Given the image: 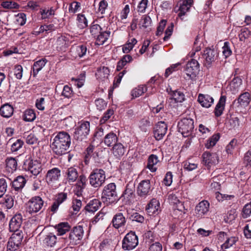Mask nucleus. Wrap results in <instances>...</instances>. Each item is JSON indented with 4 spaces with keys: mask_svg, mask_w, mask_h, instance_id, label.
I'll use <instances>...</instances> for the list:
<instances>
[{
    "mask_svg": "<svg viewBox=\"0 0 251 251\" xmlns=\"http://www.w3.org/2000/svg\"><path fill=\"white\" fill-rule=\"evenodd\" d=\"M220 137L219 133L214 134L207 140V143L205 144V147L207 149H210L214 146L217 142L218 141Z\"/></svg>",
    "mask_w": 251,
    "mask_h": 251,
    "instance_id": "obj_50",
    "label": "nucleus"
},
{
    "mask_svg": "<svg viewBox=\"0 0 251 251\" xmlns=\"http://www.w3.org/2000/svg\"><path fill=\"white\" fill-rule=\"evenodd\" d=\"M87 51V47L84 45H80L72 49V55L74 57L81 58L85 55Z\"/></svg>",
    "mask_w": 251,
    "mask_h": 251,
    "instance_id": "obj_29",
    "label": "nucleus"
},
{
    "mask_svg": "<svg viewBox=\"0 0 251 251\" xmlns=\"http://www.w3.org/2000/svg\"><path fill=\"white\" fill-rule=\"evenodd\" d=\"M237 241V238L235 237H230L226 239V242L222 245L223 249H227L232 247Z\"/></svg>",
    "mask_w": 251,
    "mask_h": 251,
    "instance_id": "obj_52",
    "label": "nucleus"
},
{
    "mask_svg": "<svg viewBox=\"0 0 251 251\" xmlns=\"http://www.w3.org/2000/svg\"><path fill=\"white\" fill-rule=\"evenodd\" d=\"M226 98L225 96L222 95L216 105L214 110L215 116L219 117L222 115L225 109Z\"/></svg>",
    "mask_w": 251,
    "mask_h": 251,
    "instance_id": "obj_28",
    "label": "nucleus"
},
{
    "mask_svg": "<svg viewBox=\"0 0 251 251\" xmlns=\"http://www.w3.org/2000/svg\"><path fill=\"white\" fill-rule=\"evenodd\" d=\"M60 176V170L55 167L48 171L46 175V180L49 185H52L59 180Z\"/></svg>",
    "mask_w": 251,
    "mask_h": 251,
    "instance_id": "obj_12",
    "label": "nucleus"
},
{
    "mask_svg": "<svg viewBox=\"0 0 251 251\" xmlns=\"http://www.w3.org/2000/svg\"><path fill=\"white\" fill-rule=\"evenodd\" d=\"M202 161L205 165L210 167L219 162V157L217 153L205 152L202 154Z\"/></svg>",
    "mask_w": 251,
    "mask_h": 251,
    "instance_id": "obj_17",
    "label": "nucleus"
},
{
    "mask_svg": "<svg viewBox=\"0 0 251 251\" xmlns=\"http://www.w3.org/2000/svg\"><path fill=\"white\" fill-rule=\"evenodd\" d=\"M218 56L217 50L210 48L206 49L203 54V57L204 59V64L206 66H209L214 62Z\"/></svg>",
    "mask_w": 251,
    "mask_h": 251,
    "instance_id": "obj_13",
    "label": "nucleus"
},
{
    "mask_svg": "<svg viewBox=\"0 0 251 251\" xmlns=\"http://www.w3.org/2000/svg\"><path fill=\"white\" fill-rule=\"evenodd\" d=\"M71 139L66 132L60 131L54 137L50 147L53 152L57 155H62L69 152Z\"/></svg>",
    "mask_w": 251,
    "mask_h": 251,
    "instance_id": "obj_1",
    "label": "nucleus"
},
{
    "mask_svg": "<svg viewBox=\"0 0 251 251\" xmlns=\"http://www.w3.org/2000/svg\"><path fill=\"white\" fill-rule=\"evenodd\" d=\"M170 95L176 102H182L185 100L184 94L179 91H171Z\"/></svg>",
    "mask_w": 251,
    "mask_h": 251,
    "instance_id": "obj_42",
    "label": "nucleus"
},
{
    "mask_svg": "<svg viewBox=\"0 0 251 251\" xmlns=\"http://www.w3.org/2000/svg\"><path fill=\"white\" fill-rule=\"evenodd\" d=\"M36 118L34 111L31 109H26L23 115V119L26 122H32Z\"/></svg>",
    "mask_w": 251,
    "mask_h": 251,
    "instance_id": "obj_46",
    "label": "nucleus"
},
{
    "mask_svg": "<svg viewBox=\"0 0 251 251\" xmlns=\"http://www.w3.org/2000/svg\"><path fill=\"white\" fill-rule=\"evenodd\" d=\"M126 151V148L121 143H115L111 149L112 154L118 159H120Z\"/></svg>",
    "mask_w": 251,
    "mask_h": 251,
    "instance_id": "obj_21",
    "label": "nucleus"
},
{
    "mask_svg": "<svg viewBox=\"0 0 251 251\" xmlns=\"http://www.w3.org/2000/svg\"><path fill=\"white\" fill-rule=\"evenodd\" d=\"M65 176L69 183L75 182L79 177L77 169L73 167L69 168L65 172Z\"/></svg>",
    "mask_w": 251,
    "mask_h": 251,
    "instance_id": "obj_25",
    "label": "nucleus"
},
{
    "mask_svg": "<svg viewBox=\"0 0 251 251\" xmlns=\"http://www.w3.org/2000/svg\"><path fill=\"white\" fill-rule=\"evenodd\" d=\"M74 138L78 141L85 139L90 131V123L86 121H81L78 123V126L75 128Z\"/></svg>",
    "mask_w": 251,
    "mask_h": 251,
    "instance_id": "obj_2",
    "label": "nucleus"
},
{
    "mask_svg": "<svg viewBox=\"0 0 251 251\" xmlns=\"http://www.w3.org/2000/svg\"><path fill=\"white\" fill-rule=\"evenodd\" d=\"M212 176L211 178V189H213L215 191L219 190L220 189L221 184L220 183V182L216 181V179H219L218 177H223V175H218L217 176L214 175V172H213L212 175Z\"/></svg>",
    "mask_w": 251,
    "mask_h": 251,
    "instance_id": "obj_47",
    "label": "nucleus"
},
{
    "mask_svg": "<svg viewBox=\"0 0 251 251\" xmlns=\"http://www.w3.org/2000/svg\"><path fill=\"white\" fill-rule=\"evenodd\" d=\"M24 142L21 139H17L11 145V151L13 152L17 151L22 148Z\"/></svg>",
    "mask_w": 251,
    "mask_h": 251,
    "instance_id": "obj_55",
    "label": "nucleus"
},
{
    "mask_svg": "<svg viewBox=\"0 0 251 251\" xmlns=\"http://www.w3.org/2000/svg\"><path fill=\"white\" fill-rule=\"evenodd\" d=\"M89 182L94 188L100 187L105 180V172L102 169H96L93 171L89 176Z\"/></svg>",
    "mask_w": 251,
    "mask_h": 251,
    "instance_id": "obj_4",
    "label": "nucleus"
},
{
    "mask_svg": "<svg viewBox=\"0 0 251 251\" xmlns=\"http://www.w3.org/2000/svg\"><path fill=\"white\" fill-rule=\"evenodd\" d=\"M69 35H61L56 40V49L59 51H65L69 46L71 42Z\"/></svg>",
    "mask_w": 251,
    "mask_h": 251,
    "instance_id": "obj_19",
    "label": "nucleus"
},
{
    "mask_svg": "<svg viewBox=\"0 0 251 251\" xmlns=\"http://www.w3.org/2000/svg\"><path fill=\"white\" fill-rule=\"evenodd\" d=\"M198 100L202 107L205 108L210 107L214 102V99L207 94H200Z\"/></svg>",
    "mask_w": 251,
    "mask_h": 251,
    "instance_id": "obj_24",
    "label": "nucleus"
},
{
    "mask_svg": "<svg viewBox=\"0 0 251 251\" xmlns=\"http://www.w3.org/2000/svg\"><path fill=\"white\" fill-rule=\"evenodd\" d=\"M236 217V214L234 209L229 211L224 217V221L226 223H230L234 221Z\"/></svg>",
    "mask_w": 251,
    "mask_h": 251,
    "instance_id": "obj_54",
    "label": "nucleus"
},
{
    "mask_svg": "<svg viewBox=\"0 0 251 251\" xmlns=\"http://www.w3.org/2000/svg\"><path fill=\"white\" fill-rule=\"evenodd\" d=\"M138 244V239L134 232L130 231L126 234L122 241V248L125 251L134 249Z\"/></svg>",
    "mask_w": 251,
    "mask_h": 251,
    "instance_id": "obj_8",
    "label": "nucleus"
},
{
    "mask_svg": "<svg viewBox=\"0 0 251 251\" xmlns=\"http://www.w3.org/2000/svg\"><path fill=\"white\" fill-rule=\"evenodd\" d=\"M109 73L110 71L108 67H100L98 69L96 73V76L98 80L103 81L108 79Z\"/></svg>",
    "mask_w": 251,
    "mask_h": 251,
    "instance_id": "obj_27",
    "label": "nucleus"
},
{
    "mask_svg": "<svg viewBox=\"0 0 251 251\" xmlns=\"http://www.w3.org/2000/svg\"><path fill=\"white\" fill-rule=\"evenodd\" d=\"M14 75L18 79H21L23 77V69L21 65H16L14 66Z\"/></svg>",
    "mask_w": 251,
    "mask_h": 251,
    "instance_id": "obj_59",
    "label": "nucleus"
},
{
    "mask_svg": "<svg viewBox=\"0 0 251 251\" xmlns=\"http://www.w3.org/2000/svg\"><path fill=\"white\" fill-rule=\"evenodd\" d=\"M85 74H81L79 77L78 78H72V81L74 82V84L78 88L81 87L84 85L85 81Z\"/></svg>",
    "mask_w": 251,
    "mask_h": 251,
    "instance_id": "obj_62",
    "label": "nucleus"
},
{
    "mask_svg": "<svg viewBox=\"0 0 251 251\" xmlns=\"http://www.w3.org/2000/svg\"><path fill=\"white\" fill-rule=\"evenodd\" d=\"M251 100L250 94L248 92H245L240 95L238 99V102L242 106L245 107L250 103Z\"/></svg>",
    "mask_w": 251,
    "mask_h": 251,
    "instance_id": "obj_41",
    "label": "nucleus"
},
{
    "mask_svg": "<svg viewBox=\"0 0 251 251\" xmlns=\"http://www.w3.org/2000/svg\"><path fill=\"white\" fill-rule=\"evenodd\" d=\"M239 40L241 41L245 42L246 40L251 39V31L247 28H242L241 29L240 32L239 34Z\"/></svg>",
    "mask_w": 251,
    "mask_h": 251,
    "instance_id": "obj_49",
    "label": "nucleus"
},
{
    "mask_svg": "<svg viewBox=\"0 0 251 251\" xmlns=\"http://www.w3.org/2000/svg\"><path fill=\"white\" fill-rule=\"evenodd\" d=\"M102 199L107 203H112L118 200L116 186L114 183H110L104 187Z\"/></svg>",
    "mask_w": 251,
    "mask_h": 251,
    "instance_id": "obj_3",
    "label": "nucleus"
},
{
    "mask_svg": "<svg viewBox=\"0 0 251 251\" xmlns=\"http://www.w3.org/2000/svg\"><path fill=\"white\" fill-rule=\"evenodd\" d=\"M151 20L150 16L143 15L140 20L139 26L140 28H146L151 25Z\"/></svg>",
    "mask_w": 251,
    "mask_h": 251,
    "instance_id": "obj_44",
    "label": "nucleus"
},
{
    "mask_svg": "<svg viewBox=\"0 0 251 251\" xmlns=\"http://www.w3.org/2000/svg\"><path fill=\"white\" fill-rule=\"evenodd\" d=\"M25 183V178L23 176H19L13 180L12 187L16 191H19L24 187Z\"/></svg>",
    "mask_w": 251,
    "mask_h": 251,
    "instance_id": "obj_34",
    "label": "nucleus"
},
{
    "mask_svg": "<svg viewBox=\"0 0 251 251\" xmlns=\"http://www.w3.org/2000/svg\"><path fill=\"white\" fill-rule=\"evenodd\" d=\"M126 222L125 217L122 213H118L113 218V226L116 229L124 226Z\"/></svg>",
    "mask_w": 251,
    "mask_h": 251,
    "instance_id": "obj_26",
    "label": "nucleus"
},
{
    "mask_svg": "<svg viewBox=\"0 0 251 251\" xmlns=\"http://www.w3.org/2000/svg\"><path fill=\"white\" fill-rule=\"evenodd\" d=\"M198 167V163L196 162H192L188 160L184 163V169L188 171H191Z\"/></svg>",
    "mask_w": 251,
    "mask_h": 251,
    "instance_id": "obj_60",
    "label": "nucleus"
},
{
    "mask_svg": "<svg viewBox=\"0 0 251 251\" xmlns=\"http://www.w3.org/2000/svg\"><path fill=\"white\" fill-rule=\"evenodd\" d=\"M178 131L183 137L191 135L194 128V121L191 118H183L177 125Z\"/></svg>",
    "mask_w": 251,
    "mask_h": 251,
    "instance_id": "obj_5",
    "label": "nucleus"
},
{
    "mask_svg": "<svg viewBox=\"0 0 251 251\" xmlns=\"http://www.w3.org/2000/svg\"><path fill=\"white\" fill-rule=\"evenodd\" d=\"M159 162L158 158L154 154L151 155L148 159L147 168L151 172H155L157 169V164Z\"/></svg>",
    "mask_w": 251,
    "mask_h": 251,
    "instance_id": "obj_31",
    "label": "nucleus"
},
{
    "mask_svg": "<svg viewBox=\"0 0 251 251\" xmlns=\"http://www.w3.org/2000/svg\"><path fill=\"white\" fill-rule=\"evenodd\" d=\"M242 217L244 218H247L251 215V201L247 203L244 206L242 212Z\"/></svg>",
    "mask_w": 251,
    "mask_h": 251,
    "instance_id": "obj_58",
    "label": "nucleus"
},
{
    "mask_svg": "<svg viewBox=\"0 0 251 251\" xmlns=\"http://www.w3.org/2000/svg\"><path fill=\"white\" fill-rule=\"evenodd\" d=\"M7 188L6 180L4 178H0V198L5 193Z\"/></svg>",
    "mask_w": 251,
    "mask_h": 251,
    "instance_id": "obj_61",
    "label": "nucleus"
},
{
    "mask_svg": "<svg viewBox=\"0 0 251 251\" xmlns=\"http://www.w3.org/2000/svg\"><path fill=\"white\" fill-rule=\"evenodd\" d=\"M137 41L135 38L129 39L127 43L123 47V51L125 53H128L133 48L134 46L137 43Z\"/></svg>",
    "mask_w": 251,
    "mask_h": 251,
    "instance_id": "obj_48",
    "label": "nucleus"
},
{
    "mask_svg": "<svg viewBox=\"0 0 251 251\" xmlns=\"http://www.w3.org/2000/svg\"><path fill=\"white\" fill-rule=\"evenodd\" d=\"M76 21L77 25L80 29H83L88 26V21L84 14H77Z\"/></svg>",
    "mask_w": 251,
    "mask_h": 251,
    "instance_id": "obj_43",
    "label": "nucleus"
},
{
    "mask_svg": "<svg viewBox=\"0 0 251 251\" xmlns=\"http://www.w3.org/2000/svg\"><path fill=\"white\" fill-rule=\"evenodd\" d=\"M23 222V216L21 214L15 215L10 220L9 228L10 232H17L19 230Z\"/></svg>",
    "mask_w": 251,
    "mask_h": 251,
    "instance_id": "obj_15",
    "label": "nucleus"
},
{
    "mask_svg": "<svg viewBox=\"0 0 251 251\" xmlns=\"http://www.w3.org/2000/svg\"><path fill=\"white\" fill-rule=\"evenodd\" d=\"M168 126L166 124L162 121L158 122L154 129V136L157 140L163 139L167 133Z\"/></svg>",
    "mask_w": 251,
    "mask_h": 251,
    "instance_id": "obj_14",
    "label": "nucleus"
},
{
    "mask_svg": "<svg viewBox=\"0 0 251 251\" xmlns=\"http://www.w3.org/2000/svg\"><path fill=\"white\" fill-rule=\"evenodd\" d=\"M23 237L22 231H17L12 234L7 243V251H15L18 250L21 244Z\"/></svg>",
    "mask_w": 251,
    "mask_h": 251,
    "instance_id": "obj_10",
    "label": "nucleus"
},
{
    "mask_svg": "<svg viewBox=\"0 0 251 251\" xmlns=\"http://www.w3.org/2000/svg\"><path fill=\"white\" fill-rule=\"evenodd\" d=\"M209 203L207 201L200 202L196 206L195 211L198 217H202L209 211Z\"/></svg>",
    "mask_w": 251,
    "mask_h": 251,
    "instance_id": "obj_22",
    "label": "nucleus"
},
{
    "mask_svg": "<svg viewBox=\"0 0 251 251\" xmlns=\"http://www.w3.org/2000/svg\"><path fill=\"white\" fill-rule=\"evenodd\" d=\"M6 170L9 173L14 172L17 168V162L13 157H7L5 160Z\"/></svg>",
    "mask_w": 251,
    "mask_h": 251,
    "instance_id": "obj_32",
    "label": "nucleus"
},
{
    "mask_svg": "<svg viewBox=\"0 0 251 251\" xmlns=\"http://www.w3.org/2000/svg\"><path fill=\"white\" fill-rule=\"evenodd\" d=\"M84 235V230L81 226L74 227L71 230L68 240V245L74 246L80 243Z\"/></svg>",
    "mask_w": 251,
    "mask_h": 251,
    "instance_id": "obj_6",
    "label": "nucleus"
},
{
    "mask_svg": "<svg viewBox=\"0 0 251 251\" xmlns=\"http://www.w3.org/2000/svg\"><path fill=\"white\" fill-rule=\"evenodd\" d=\"M151 192V185L150 180L145 179L141 181L137 187V193L141 197L146 198L150 194Z\"/></svg>",
    "mask_w": 251,
    "mask_h": 251,
    "instance_id": "obj_11",
    "label": "nucleus"
},
{
    "mask_svg": "<svg viewBox=\"0 0 251 251\" xmlns=\"http://www.w3.org/2000/svg\"><path fill=\"white\" fill-rule=\"evenodd\" d=\"M101 32V28L97 24L93 23L90 27V33L92 35L97 37Z\"/></svg>",
    "mask_w": 251,
    "mask_h": 251,
    "instance_id": "obj_57",
    "label": "nucleus"
},
{
    "mask_svg": "<svg viewBox=\"0 0 251 251\" xmlns=\"http://www.w3.org/2000/svg\"><path fill=\"white\" fill-rule=\"evenodd\" d=\"M146 210L150 215L157 214L160 211V202L156 199H152L148 204Z\"/></svg>",
    "mask_w": 251,
    "mask_h": 251,
    "instance_id": "obj_23",
    "label": "nucleus"
},
{
    "mask_svg": "<svg viewBox=\"0 0 251 251\" xmlns=\"http://www.w3.org/2000/svg\"><path fill=\"white\" fill-rule=\"evenodd\" d=\"M56 236L52 233H50L46 235L43 240V243L45 246L48 247H53L56 243Z\"/></svg>",
    "mask_w": 251,
    "mask_h": 251,
    "instance_id": "obj_37",
    "label": "nucleus"
},
{
    "mask_svg": "<svg viewBox=\"0 0 251 251\" xmlns=\"http://www.w3.org/2000/svg\"><path fill=\"white\" fill-rule=\"evenodd\" d=\"M13 107L8 104H5L0 108V115L4 118H9L13 114Z\"/></svg>",
    "mask_w": 251,
    "mask_h": 251,
    "instance_id": "obj_35",
    "label": "nucleus"
},
{
    "mask_svg": "<svg viewBox=\"0 0 251 251\" xmlns=\"http://www.w3.org/2000/svg\"><path fill=\"white\" fill-rule=\"evenodd\" d=\"M114 114V110L112 109H108L103 114L100 120L101 124L105 123Z\"/></svg>",
    "mask_w": 251,
    "mask_h": 251,
    "instance_id": "obj_63",
    "label": "nucleus"
},
{
    "mask_svg": "<svg viewBox=\"0 0 251 251\" xmlns=\"http://www.w3.org/2000/svg\"><path fill=\"white\" fill-rule=\"evenodd\" d=\"M222 53L226 58L229 57L232 53V51L229 47V44L227 42L224 43L222 47Z\"/></svg>",
    "mask_w": 251,
    "mask_h": 251,
    "instance_id": "obj_64",
    "label": "nucleus"
},
{
    "mask_svg": "<svg viewBox=\"0 0 251 251\" xmlns=\"http://www.w3.org/2000/svg\"><path fill=\"white\" fill-rule=\"evenodd\" d=\"M200 71V65L196 59H192L186 64L184 72L188 79L194 80Z\"/></svg>",
    "mask_w": 251,
    "mask_h": 251,
    "instance_id": "obj_9",
    "label": "nucleus"
},
{
    "mask_svg": "<svg viewBox=\"0 0 251 251\" xmlns=\"http://www.w3.org/2000/svg\"><path fill=\"white\" fill-rule=\"evenodd\" d=\"M147 90V87L144 85H139L137 87L133 89L131 92V96L133 98H137L141 96Z\"/></svg>",
    "mask_w": 251,
    "mask_h": 251,
    "instance_id": "obj_45",
    "label": "nucleus"
},
{
    "mask_svg": "<svg viewBox=\"0 0 251 251\" xmlns=\"http://www.w3.org/2000/svg\"><path fill=\"white\" fill-rule=\"evenodd\" d=\"M108 7V3L106 0H101L99 3V7L97 13L103 15L105 14V11Z\"/></svg>",
    "mask_w": 251,
    "mask_h": 251,
    "instance_id": "obj_56",
    "label": "nucleus"
},
{
    "mask_svg": "<svg viewBox=\"0 0 251 251\" xmlns=\"http://www.w3.org/2000/svg\"><path fill=\"white\" fill-rule=\"evenodd\" d=\"M28 170L34 176H37L42 171L41 164L37 160H28L25 163Z\"/></svg>",
    "mask_w": 251,
    "mask_h": 251,
    "instance_id": "obj_16",
    "label": "nucleus"
},
{
    "mask_svg": "<svg viewBox=\"0 0 251 251\" xmlns=\"http://www.w3.org/2000/svg\"><path fill=\"white\" fill-rule=\"evenodd\" d=\"M237 146V140L232 139L226 147V152L227 154H232Z\"/></svg>",
    "mask_w": 251,
    "mask_h": 251,
    "instance_id": "obj_51",
    "label": "nucleus"
},
{
    "mask_svg": "<svg viewBox=\"0 0 251 251\" xmlns=\"http://www.w3.org/2000/svg\"><path fill=\"white\" fill-rule=\"evenodd\" d=\"M193 3V0H184L180 1L178 3L177 5H179V8L177 10L178 12V16L181 20H183L182 17L185 15L187 12L189 11V9Z\"/></svg>",
    "mask_w": 251,
    "mask_h": 251,
    "instance_id": "obj_18",
    "label": "nucleus"
},
{
    "mask_svg": "<svg viewBox=\"0 0 251 251\" xmlns=\"http://www.w3.org/2000/svg\"><path fill=\"white\" fill-rule=\"evenodd\" d=\"M118 138L116 134L113 132L107 134L104 138L103 142L107 147H110L113 144L116 143Z\"/></svg>",
    "mask_w": 251,
    "mask_h": 251,
    "instance_id": "obj_36",
    "label": "nucleus"
},
{
    "mask_svg": "<svg viewBox=\"0 0 251 251\" xmlns=\"http://www.w3.org/2000/svg\"><path fill=\"white\" fill-rule=\"evenodd\" d=\"M77 182L75 185V191L77 196H80L82 195L83 190L86 186L87 178L85 176L81 175L77 178Z\"/></svg>",
    "mask_w": 251,
    "mask_h": 251,
    "instance_id": "obj_20",
    "label": "nucleus"
},
{
    "mask_svg": "<svg viewBox=\"0 0 251 251\" xmlns=\"http://www.w3.org/2000/svg\"><path fill=\"white\" fill-rule=\"evenodd\" d=\"M40 13L41 16V19L44 20L49 19L51 16H53L55 14V11L52 7H45L40 9Z\"/></svg>",
    "mask_w": 251,
    "mask_h": 251,
    "instance_id": "obj_38",
    "label": "nucleus"
},
{
    "mask_svg": "<svg viewBox=\"0 0 251 251\" xmlns=\"http://www.w3.org/2000/svg\"><path fill=\"white\" fill-rule=\"evenodd\" d=\"M47 62L46 59H41L34 62L32 66L33 76L35 77Z\"/></svg>",
    "mask_w": 251,
    "mask_h": 251,
    "instance_id": "obj_33",
    "label": "nucleus"
},
{
    "mask_svg": "<svg viewBox=\"0 0 251 251\" xmlns=\"http://www.w3.org/2000/svg\"><path fill=\"white\" fill-rule=\"evenodd\" d=\"M54 227L57 235L61 236L70 231L71 226L68 222H61L55 225Z\"/></svg>",
    "mask_w": 251,
    "mask_h": 251,
    "instance_id": "obj_30",
    "label": "nucleus"
},
{
    "mask_svg": "<svg viewBox=\"0 0 251 251\" xmlns=\"http://www.w3.org/2000/svg\"><path fill=\"white\" fill-rule=\"evenodd\" d=\"M110 32L109 31H101L97 36L96 43L98 45H103L108 39Z\"/></svg>",
    "mask_w": 251,
    "mask_h": 251,
    "instance_id": "obj_40",
    "label": "nucleus"
},
{
    "mask_svg": "<svg viewBox=\"0 0 251 251\" xmlns=\"http://www.w3.org/2000/svg\"><path fill=\"white\" fill-rule=\"evenodd\" d=\"M1 6L8 9H16L19 6V4L12 1H4L1 3Z\"/></svg>",
    "mask_w": 251,
    "mask_h": 251,
    "instance_id": "obj_53",
    "label": "nucleus"
},
{
    "mask_svg": "<svg viewBox=\"0 0 251 251\" xmlns=\"http://www.w3.org/2000/svg\"><path fill=\"white\" fill-rule=\"evenodd\" d=\"M44 205V201L39 196L31 198L26 204V211L30 214H35L40 211Z\"/></svg>",
    "mask_w": 251,
    "mask_h": 251,
    "instance_id": "obj_7",
    "label": "nucleus"
},
{
    "mask_svg": "<svg viewBox=\"0 0 251 251\" xmlns=\"http://www.w3.org/2000/svg\"><path fill=\"white\" fill-rule=\"evenodd\" d=\"M100 206V202L98 200L94 199L90 201L85 207L86 211L89 212H94L98 210Z\"/></svg>",
    "mask_w": 251,
    "mask_h": 251,
    "instance_id": "obj_39",
    "label": "nucleus"
}]
</instances>
